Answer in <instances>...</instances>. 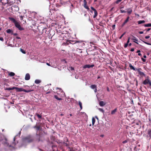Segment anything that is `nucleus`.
<instances>
[{"label":"nucleus","mask_w":151,"mask_h":151,"mask_svg":"<svg viewBox=\"0 0 151 151\" xmlns=\"http://www.w3.org/2000/svg\"><path fill=\"white\" fill-rule=\"evenodd\" d=\"M24 141L27 143H29L32 142L34 140L33 139L30 135H28L23 139Z\"/></svg>","instance_id":"nucleus-1"},{"label":"nucleus","mask_w":151,"mask_h":151,"mask_svg":"<svg viewBox=\"0 0 151 151\" xmlns=\"http://www.w3.org/2000/svg\"><path fill=\"white\" fill-rule=\"evenodd\" d=\"M0 142L5 146H8L9 145V143L7 139L4 137L1 139H0Z\"/></svg>","instance_id":"nucleus-2"},{"label":"nucleus","mask_w":151,"mask_h":151,"mask_svg":"<svg viewBox=\"0 0 151 151\" xmlns=\"http://www.w3.org/2000/svg\"><path fill=\"white\" fill-rule=\"evenodd\" d=\"M147 79H145L143 82V84L146 85L149 84L151 86V81L149 79V76H147Z\"/></svg>","instance_id":"nucleus-3"},{"label":"nucleus","mask_w":151,"mask_h":151,"mask_svg":"<svg viewBox=\"0 0 151 151\" xmlns=\"http://www.w3.org/2000/svg\"><path fill=\"white\" fill-rule=\"evenodd\" d=\"M10 8H11V11L10 10V12H13L15 11H17L19 10V8L17 6H12Z\"/></svg>","instance_id":"nucleus-4"},{"label":"nucleus","mask_w":151,"mask_h":151,"mask_svg":"<svg viewBox=\"0 0 151 151\" xmlns=\"http://www.w3.org/2000/svg\"><path fill=\"white\" fill-rule=\"evenodd\" d=\"M142 69L141 68H136V71H137L139 75L142 77H145L146 75L143 72H142Z\"/></svg>","instance_id":"nucleus-5"},{"label":"nucleus","mask_w":151,"mask_h":151,"mask_svg":"<svg viewBox=\"0 0 151 151\" xmlns=\"http://www.w3.org/2000/svg\"><path fill=\"white\" fill-rule=\"evenodd\" d=\"M15 26L18 28V29L20 30H24V29L23 28L21 27V26L20 25L19 23L17 22L14 24Z\"/></svg>","instance_id":"nucleus-6"},{"label":"nucleus","mask_w":151,"mask_h":151,"mask_svg":"<svg viewBox=\"0 0 151 151\" xmlns=\"http://www.w3.org/2000/svg\"><path fill=\"white\" fill-rule=\"evenodd\" d=\"M36 135L37 136V139L38 142L40 141H42V136L40 134H36Z\"/></svg>","instance_id":"nucleus-7"},{"label":"nucleus","mask_w":151,"mask_h":151,"mask_svg":"<svg viewBox=\"0 0 151 151\" xmlns=\"http://www.w3.org/2000/svg\"><path fill=\"white\" fill-rule=\"evenodd\" d=\"M132 38H131V40H133V41L135 43H136L137 44H138L139 43L137 42L138 41V39L136 38L135 37L133 36V35L132 36Z\"/></svg>","instance_id":"nucleus-8"},{"label":"nucleus","mask_w":151,"mask_h":151,"mask_svg":"<svg viewBox=\"0 0 151 151\" xmlns=\"http://www.w3.org/2000/svg\"><path fill=\"white\" fill-rule=\"evenodd\" d=\"M83 2H84V7L86 9H87L88 10H89L90 9L89 7L87 6V2L86 0H83Z\"/></svg>","instance_id":"nucleus-9"},{"label":"nucleus","mask_w":151,"mask_h":151,"mask_svg":"<svg viewBox=\"0 0 151 151\" xmlns=\"http://www.w3.org/2000/svg\"><path fill=\"white\" fill-rule=\"evenodd\" d=\"M15 89L16 90L17 92L24 91V89L22 88H18V87H15Z\"/></svg>","instance_id":"nucleus-10"},{"label":"nucleus","mask_w":151,"mask_h":151,"mask_svg":"<svg viewBox=\"0 0 151 151\" xmlns=\"http://www.w3.org/2000/svg\"><path fill=\"white\" fill-rule=\"evenodd\" d=\"M94 65L93 64L90 65H85L83 68H93L94 66Z\"/></svg>","instance_id":"nucleus-11"},{"label":"nucleus","mask_w":151,"mask_h":151,"mask_svg":"<svg viewBox=\"0 0 151 151\" xmlns=\"http://www.w3.org/2000/svg\"><path fill=\"white\" fill-rule=\"evenodd\" d=\"M129 17H127L126 19L125 20L124 22V23L122 24V27H123L125 24L129 21Z\"/></svg>","instance_id":"nucleus-12"},{"label":"nucleus","mask_w":151,"mask_h":151,"mask_svg":"<svg viewBox=\"0 0 151 151\" xmlns=\"http://www.w3.org/2000/svg\"><path fill=\"white\" fill-rule=\"evenodd\" d=\"M30 78V76L29 74L27 73L26 74L25 76V79L26 80H29Z\"/></svg>","instance_id":"nucleus-13"},{"label":"nucleus","mask_w":151,"mask_h":151,"mask_svg":"<svg viewBox=\"0 0 151 151\" xmlns=\"http://www.w3.org/2000/svg\"><path fill=\"white\" fill-rule=\"evenodd\" d=\"M0 1L4 5H5L6 4L8 3L7 0H0Z\"/></svg>","instance_id":"nucleus-14"},{"label":"nucleus","mask_w":151,"mask_h":151,"mask_svg":"<svg viewBox=\"0 0 151 151\" xmlns=\"http://www.w3.org/2000/svg\"><path fill=\"white\" fill-rule=\"evenodd\" d=\"M9 18L10 20H11L13 23H14V24L17 22L15 19L12 17H9Z\"/></svg>","instance_id":"nucleus-15"},{"label":"nucleus","mask_w":151,"mask_h":151,"mask_svg":"<svg viewBox=\"0 0 151 151\" xmlns=\"http://www.w3.org/2000/svg\"><path fill=\"white\" fill-rule=\"evenodd\" d=\"M99 105L101 106H103L105 105V103L103 101H101L99 102Z\"/></svg>","instance_id":"nucleus-16"},{"label":"nucleus","mask_w":151,"mask_h":151,"mask_svg":"<svg viewBox=\"0 0 151 151\" xmlns=\"http://www.w3.org/2000/svg\"><path fill=\"white\" fill-rule=\"evenodd\" d=\"M129 66L131 69H132L135 71L136 70V69H135L131 63L129 64Z\"/></svg>","instance_id":"nucleus-17"},{"label":"nucleus","mask_w":151,"mask_h":151,"mask_svg":"<svg viewBox=\"0 0 151 151\" xmlns=\"http://www.w3.org/2000/svg\"><path fill=\"white\" fill-rule=\"evenodd\" d=\"M34 128H36V129L37 131H38L39 130H40V126H37V125H35V126H34Z\"/></svg>","instance_id":"nucleus-18"},{"label":"nucleus","mask_w":151,"mask_h":151,"mask_svg":"<svg viewBox=\"0 0 151 151\" xmlns=\"http://www.w3.org/2000/svg\"><path fill=\"white\" fill-rule=\"evenodd\" d=\"M132 9L131 8H130L128 9V10L127 11V12L129 14H130L132 13Z\"/></svg>","instance_id":"nucleus-19"},{"label":"nucleus","mask_w":151,"mask_h":151,"mask_svg":"<svg viewBox=\"0 0 151 151\" xmlns=\"http://www.w3.org/2000/svg\"><path fill=\"white\" fill-rule=\"evenodd\" d=\"M77 43H78V46H82L84 45V43L82 42H80L79 41V42H77Z\"/></svg>","instance_id":"nucleus-20"},{"label":"nucleus","mask_w":151,"mask_h":151,"mask_svg":"<svg viewBox=\"0 0 151 151\" xmlns=\"http://www.w3.org/2000/svg\"><path fill=\"white\" fill-rule=\"evenodd\" d=\"M79 42V41H77V40H76V41H73V40H71L70 41V44H76V43H77V42Z\"/></svg>","instance_id":"nucleus-21"},{"label":"nucleus","mask_w":151,"mask_h":151,"mask_svg":"<svg viewBox=\"0 0 151 151\" xmlns=\"http://www.w3.org/2000/svg\"><path fill=\"white\" fill-rule=\"evenodd\" d=\"M8 4H12L14 3V0H7Z\"/></svg>","instance_id":"nucleus-22"},{"label":"nucleus","mask_w":151,"mask_h":151,"mask_svg":"<svg viewBox=\"0 0 151 151\" xmlns=\"http://www.w3.org/2000/svg\"><path fill=\"white\" fill-rule=\"evenodd\" d=\"M94 12V15L93 17L94 18H95L98 15V13L96 10H95Z\"/></svg>","instance_id":"nucleus-23"},{"label":"nucleus","mask_w":151,"mask_h":151,"mask_svg":"<svg viewBox=\"0 0 151 151\" xmlns=\"http://www.w3.org/2000/svg\"><path fill=\"white\" fill-rule=\"evenodd\" d=\"M145 21L144 20H139L138 21V24H141L144 23H145Z\"/></svg>","instance_id":"nucleus-24"},{"label":"nucleus","mask_w":151,"mask_h":151,"mask_svg":"<svg viewBox=\"0 0 151 151\" xmlns=\"http://www.w3.org/2000/svg\"><path fill=\"white\" fill-rule=\"evenodd\" d=\"M90 87L92 89L97 88V86L95 85H92L90 86Z\"/></svg>","instance_id":"nucleus-25"},{"label":"nucleus","mask_w":151,"mask_h":151,"mask_svg":"<svg viewBox=\"0 0 151 151\" xmlns=\"http://www.w3.org/2000/svg\"><path fill=\"white\" fill-rule=\"evenodd\" d=\"M34 91L33 90H27L25 89H24V92H26V93H29L32 91Z\"/></svg>","instance_id":"nucleus-26"},{"label":"nucleus","mask_w":151,"mask_h":151,"mask_svg":"<svg viewBox=\"0 0 151 151\" xmlns=\"http://www.w3.org/2000/svg\"><path fill=\"white\" fill-rule=\"evenodd\" d=\"M15 89V87H13L12 88H6V90L9 91Z\"/></svg>","instance_id":"nucleus-27"},{"label":"nucleus","mask_w":151,"mask_h":151,"mask_svg":"<svg viewBox=\"0 0 151 151\" xmlns=\"http://www.w3.org/2000/svg\"><path fill=\"white\" fill-rule=\"evenodd\" d=\"M148 134L149 137L151 138V129L148 130Z\"/></svg>","instance_id":"nucleus-28"},{"label":"nucleus","mask_w":151,"mask_h":151,"mask_svg":"<svg viewBox=\"0 0 151 151\" xmlns=\"http://www.w3.org/2000/svg\"><path fill=\"white\" fill-rule=\"evenodd\" d=\"M15 73L12 72H11L9 74V75L10 76H13L15 75Z\"/></svg>","instance_id":"nucleus-29"},{"label":"nucleus","mask_w":151,"mask_h":151,"mask_svg":"<svg viewBox=\"0 0 151 151\" xmlns=\"http://www.w3.org/2000/svg\"><path fill=\"white\" fill-rule=\"evenodd\" d=\"M116 111H117V109L116 108L114 110H112L111 111V114H115V113Z\"/></svg>","instance_id":"nucleus-30"},{"label":"nucleus","mask_w":151,"mask_h":151,"mask_svg":"<svg viewBox=\"0 0 151 151\" xmlns=\"http://www.w3.org/2000/svg\"><path fill=\"white\" fill-rule=\"evenodd\" d=\"M54 97L55 99L58 100H62L61 98H58L57 95H55Z\"/></svg>","instance_id":"nucleus-31"},{"label":"nucleus","mask_w":151,"mask_h":151,"mask_svg":"<svg viewBox=\"0 0 151 151\" xmlns=\"http://www.w3.org/2000/svg\"><path fill=\"white\" fill-rule=\"evenodd\" d=\"M78 104L81 108V109H82V106L81 102L80 101H79L78 102Z\"/></svg>","instance_id":"nucleus-32"},{"label":"nucleus","mask_w":151,"mask_h":151,"mask_svg":"<svg viewBox=\"0 0 151 151\" xmlns=\"http://www.w3.org/2000/svg\"><path fill=\"white\" fill-rule=\"evenodd\" d=\"M35 83L37 84H39L41 82V81L39 80H36L35 81Z\"/></svg>","instance_id":"nucleus-33"},{"label":"nucleus","mask_w":151,"mask_h":151,"mask_svg":"<svg viewBox=\"0 0 151 151\" xmlns=\"http://www.w3.org/2000/svg\"><path fill=\"white\" fill-rule=\"evenodd\" d=\"M95 122V118L94 117H93L92 118V124L93 125L94 124Z\"/></svg>","instance_id":"nucleus-34"},{"label":"nucleus","mask_w":151,"mask_h":151,"mask_svg":"<svg viewBox=\"0 0 151 151\" xmlns=\"http://www.w3.org/2000/svg\"><path fill=\"white\" fill-rule=\"evenodd\" d=\"M144 26L145 27H151V23H149L148 24H145Z\"/></svg>","instance_id":"nucleus-35"},{"label":"nucleus","mask_w":151,"mask_h":151,"mask_svg":"<svg viewBox=\"0 0 151 151\" xmlns=\"http://www.w3.org/2000/svg\"><path fill=\"white\" fill-rule=\"evenodd\" d=\"M20 50L21 52H22L23 54H25L26 52L25 50H24L23 49L21 48L20 49Z\"/></svg>","instance_id":"nucleus-36"},{"label":"nucleus","mask_w":151,"mask_h":151,"mask_svg":"<svg viewBox=\"0 0 151 151\" xmlns=\"http://www.w3.org/2000/svg\"><path fill=\"white\" fill-rule=\"evenodd\" d=\"M36 115L37 116L38 118L41 119L42 118V116L41 115L39 114H36Z\"/></svg>","instance_id":"nucleus-37"},{"label":"nucleus","mask_w":151,"mask_h":151,"mask_svg":"<svg viewBox=\"0 0 151 151\" xmlns=\"http://www.w3.org/2000/svg\"><path fill=\"white\" fill-rule=\"evenodd\" d=\"M6 32L8 33H11L12 32V30H11L10 29H8L6 30Z\"/></svg>","instance_id":"nucleus-38"},{"label":"nucleus","mask_w":151,"mask_h":151,"mask_svg":"<svg viewBox=\"0 0 151 151\" xmlns=\"http://www.w3.org/2000/svg\"><path fill=\"white\" fill-rule=\"evenodd\" d=\"M126 33L125 32H124L121 35V36L119 37V39H121L122 37Z\"/></svg>","instance_id":"nucleus-39"},{"label":"nucleus","mask_w":151,"mask_h":151,"mask_svg":"<svg viewBox=\"0 0 151 151\" xmlns=\"http://www.w3.org/2000/svg\"><path fill=\"white\" fill-rule=\"evenodd\" d=\"M128 44H129V43H127V42L124 45V47L126 48L127 47V46L128 45Z\"/></svg>","instance_id":"nucleus-40"},{"label":"nucleus","mask_w":151,"mask_h":151,"mask_svg":"<svg viewBox=\"0 0 151 151\" xmlns=\"http://www.w3.org/2000/svg\"><path fill=\"white\" fill-rule=\"evenodd\" d=\"M120 11L121 13H123L126 12L124 10H120Z\"/></svg>","instance_id":"nucleus-41"},{"label":"nucleus","mask_w":151,"mask_h":151,"mask_svg":"<svg viewBox=\"0 0 151 151\" xmlns=\"http://www.w3.org/2000/svg\"><path fill=\"white\" fill-rule=\"evenodd\" d=\"M143 42L144 43H145V44H146L147 45H151V44H150V43L147 42H145V41H143Z\"/></svg>","instance_id":"nucleus-42"},{"label":"nucleus","mask_w":151,"mask_h":151,"mask_svg":"<svg viewBox=\"0 0 151 151\" xmlns=\"http://www.w3.org/2000/svg\"><path fill=\"white\" fill-rule=\"evenodd\" d=\"M24 17V16H20L19 17H20V19L22 20L23 19V17Z\"/></svg>","instance_id":"nucleus-43"},{"label":"nucleus","mask_w":151,"mask_h":151,"mask_svg":"<svg viewBox=\"0 0 151 151\" xmlns=\"http://www.w3.org/2000/svg\"><path fill=\"white\" fill-rule=\"evenodd\" d=\"M91 9H92V10H93L94 11L96 10V9H94L93 7H92V6L91 7Z\"/></svg>","instance_id":"nucleus-44"},{"label":"nucleus","mask_w":151,"mask_h":151,"mask_svg":"<svg viewBox=\"0 0 151 151\" xmlns=\"http://www.w3.org/2000/svg\"><path fill=\"white\" fill-rule=\"evenodd\" d=\"M115 24H114V25H112V28L113 29H115Z\"/></svg>","instance_id":"nucleus-45"},{"label":"nucleus","mask_w":151,"mask_h":151,"mask_svg":"<svg viewBox=\"0 0 151 151\" xmlns=\"http://www.w3.org/2000/svg\"><path fill=\"white\" fill-rule=\"evenodd\" d=\"M99 110L101 112H103L104 111L103 109H102L99 108Z\"/></svg>","instance_id":"nucleus-46"},{"label":"nucleus","mask_w":151,"mask_h":151,"mask_svg":"<svg viewBox=\"0 0 151 151\" xmlns=\"http://www.w3.org/2000/svg\"><path fill=\"white\" fill-rule=\"evenodd\" d=\"M151 28H148L147 29H146L145 30H146L147 31V32H148L149 31L150 29H151Z\"/></svg>","instance_id":"nucleus-47"},{"label":"nucleus","mask_w":151,"mask_h":151,"mask_svg":"<svg viewBox=\"0 0 151 151\" xmlns=\"http://www.w3.org/2000/svg\"><path fill=\"white\" fill-rule=\"evenodd\" d=\"M141 59L142 60V61L143 62H145L146 61V60L144 59L143 58H141Z\"/></svg>","instance_id":"nucleus-48"},{"label":"nucleus","mask_w":151,"mask_h":151,"mask_svg":"<svg viewBox=\"0 0 151 151\" xmlns=\"http://www.w3.org/2000/svg\"><path fill=\"white\" fill-rule=\"evenodd\" d=\"M130 39V37H128V40H127V43H129V42Z\"/></svg>","instance_id":"nucleus-49"},{"label":"nucleus","mask_w":151,"mask_h":151,"mask_svg":"<svg viewBox=\"0 0 151 151\" xmlns=\"http://www.w3.org/2000/svg\"><path fill=\"white\" fill-rule=\"evenodd\" d=\"M68 149L70 151H73V149L72 148H71L70 147H69Z\"/></svg>","instance_id":"nucleus-50"},{"label":"nucleus","mask_w":151,"mask_h":151,"mask_svg":"<svg viewBox=\"0 0 151 151\" xmlns=\"http://www.w3.org/2000/svg\"><path fill=\"white\" fill-rule=\"evenodd\" d=\"M0 40L2 41H4V40L3 37H0Z\"/></svg>","instance_id":"nucleus-51"},{"label":"nucleus","mask_w":151,"mask_h":151,"mask_svg":"<svg viewBox=\"0 0 151 151\" xmlns=\"http://www.w3.org/2000/svg\"><path fill=\"white\" fill-rule=\"evenodd\" d=\"M65 146H68L69 145V144L67 143H65Z\"/></svg>","instance_id":"nucleus-52"},{"label":"nucleus","mask_w":151,"mask_h":151,"mask_svg":"<svg viewBox=\"0 0 151 151\" xmlns=\"http://www.w3.org/2000/svg\"><path fill=\"white\" fill-rule=\"evenodd\" d=\"M70 69L71 70H74V68L72 67H70Z\"/></svg>","instance_id":"nucleus-53"},{"label":"nucleus","mask_w":151,"mask_h":151,"mask_svg":"<svg viewBox=\"0 0 151 151\" xmlns=\"http://www.w3.org/2000/svg\"><path fill=\"white\" fill-rule=\"evenodd\" d=\"M127 140H125L122 142V143L124 144V143H127Z\"/></svg>","instance_id":"nucleus-54"},{"label":"nucleus","mask_w":151,"mask_h":151,"mask_svg":"<svg viewBox=\"0 0 151 151\" xmlns=\"http://www.w3.org/2000/svg\"><path fill=\"white\" fill-rule=\"evenodd\" d=\"M150 37V36H145V39H148V38H149Z\"/></svg>","instance_id":"nucleus-55"},{"label":"nucleus","mask_w":151,"mask_h":151,"mask_svg":"<svg viewBox=\"0 0 151 151\" xmlns=\"http://www.w3.org/2000/svg\"><path fill=\"white\" fill-rule=\"evenodd\" d=\"M106 89H107V91L108 92H109L110 91V90H109V88L108 87H107Z\"/></svg>","instance_id":"nucleus-56"},{"label":"nucleus","mask_w":151,"mask_h":151,"mask_svg":"<svg viewBox=\"0 0 151 151\" xmlns=\"http://www.w3.org/2000/svg\"><path fill=\"white\" fill-rule=\"evenodd\" d=\"M134 50V48H132L131 49L130 51L132 52H133Z\"/></svg>","instance_id":"nucleus-57"},{"label":"nucleus","mask_w":151,"mask_h":151,"mask_svg":"<svg viewBox=\"0 0 151 151\" xmlns=\"http://www.w3.org/2000/svg\"><path fill=\"white\" fill-rule=\"evenodd\" d=\"M93 47H94V49H93V50H94V49H96L97 47L96 46H93Z\"/></svg>","instance_id":"nucleus-58"},{"label":"nucleus","mask_w":151,"mask_h":151,"mask_svg":"<svg viewBox=\"0 0 151 151\" xmlns=\"http://www.w3.org/2000/svg\"><path fill=\"white\" fill-rule=\"evenodd\" d=\"M139 33L140 34H142L143 33V32L142 31H140L139 32Z\"/></svg>","instance_id":"nucleus-59"},{"label":"nucleus","mask_w":151,"mask_h":151,"mask_svg":"<svg viewBox=\"0 0 151 151\" xmlns=\"http://www.w3.org/2000/svg\"><path fill=\"white\" fill-rule=\"evenodd\" d=\"M138 55H139V56H141V57H142V54H141L140 53H138Z\"/></svg>","instance_id":"nucleus-60"},{"label":"nucleus","mask_w":151,"mask_h":151,"mask_svg":"<svg viewBox=\"0 0 151 151\" xmlns=\"http://www.w3.org/2000/svg\"><path fill=\"white\" fill-rule=\"evenodd\" d=\"M94 92H96L97 91V88H95V90H94Z\"/></svg>","instance_id":"nucleus-61"},{"label":"nucleus","mask_w":151,"mask_h":151,"mask_svg":"<svg viewBox=\"0 0 151 151\" xmlns=\"http://www.w3.org/2000/svg\"><path fill=\"white\" fill-rule=\"evenodd\" d=\"M14 35V36H16L17 35V33H15L13 34Z\"/></svg>","instance_id":"nucleus-62"},{"label":"nucleus","mask_w":151,"mask_h":151,"mask_svg":"<svg viewBox=\"0 0 151 151\" xmlns=\"http://www.w3.org/2000/svg\"><path fill=\"white\" fill-rule=\"evenodd\" d=\"M46 64H47V65H48V66H50V64H49V63H46Z\"/></svg>","instance_id":"nucleus-63"},{"label":"nucleus","mask_w":151,"mask_h":151,"mask_svg":"<svg viewBox=\"0 0 151 151\" xmlns=\"http://www.w3.org/2000/svg\"><path fill=\"white\" fill-rule=\"evenodd\" d=\"M140 52V51L139 50H137V53H139Z\"/></svg>","instance_id":"nucleus-64"}]
</instances>
